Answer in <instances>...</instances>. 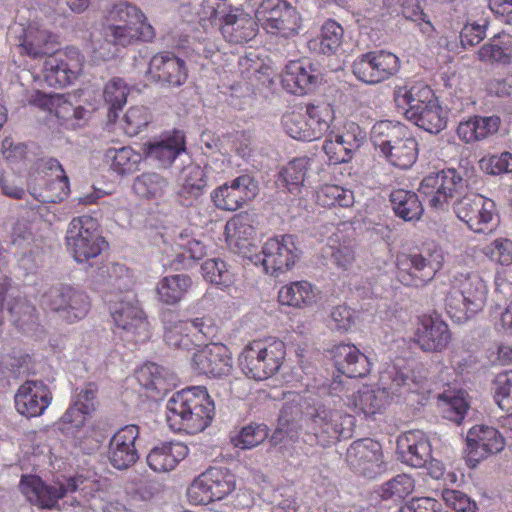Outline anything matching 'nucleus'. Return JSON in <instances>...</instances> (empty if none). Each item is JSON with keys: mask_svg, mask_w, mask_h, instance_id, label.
<instances>
[{"mask_svg": "<svg viewBox=\"0 0 512 512\" xmlns=\"http://www.w3.org/2000/svg\"><path fill=\"white\" fill-rule=\"evenodd\" d=\"M342 39L343 28L337 22L328 20L322 26L320 36L311 39L308 42V47L311 51L332 55L339 50Z\"/></svg>", "mask_w": 512, "mask_h": 512, "instance_id": "79ce46f5", "label": "nucleus"}, {"mask_svg": "<svg viewBox=\"0 0 512 512\" xmlns=\"http://www.w3.org/2000/svg\"><path fill=\"white\" fill-rule=\"evenodd\" d=\"M415 342L426 352L442 351L450 341L447 324L436 316H423L415 332Z\"/></svg>", "mask_w": 512, "mask_h": 512, "instance_id": "5701e85b", "label": "nucleus"}, {"mask_svg": "<svg viewBox=\"0 0 512 512\" xmlns=\"http://www.w3.org/2000/svg\"><path fill=\"white\" fill-rule=\"evenodd\" d=\"M479 166L482 171L493 176L512 173V154L504 151L485 156L479 161Z\"/></svg>", "mask_w": 512, "mask_h": 512, "instance_id": "4d7b16f0", "label": "nucleus"}, {"mask_svg": "<svg viewBox=\"0 0 512 512\" xmlns=\"http://www.w3.org/2000/svg\"><path fill=\"white\" fill-rule=\"evenodd\" d=\"M494 397L502 410L512 408V370L499 373L494 382Z\"/></svg>", "mask_w": 512, "mask_h": 512, "instance_id": "13d9d810", "label": "nucleus"}, {"mask_svg": "<svg viewBox=\"0 0 512 512\" xmlns=\"http://www.w3.org/2000/svg\"><path fill=\"white\" fill-rule=\"evenodd\" d=\"M166 187V179L157 173H144L138 176L133 183L134 192L146 199L161 197Z\"/></svg>", "mask_w": 512, "mask_h": 512, "instance_id": "603ef678", "label": "nucleus"}, {"mask_svg": "<svg viewBox=\"0 0 512 512\" xmlns=\"http://www.w3.org/2000/svg\"><path fill=\"white\" fill-rule=\"evenodd\" d=\"M466 443V460L470 467H475L490 454L501 452L505 446L504 438L498 430L483 425L474 426L468 431Z\"/></svg>", "mask_w": 512, "mask_h": 512, "instance_id": "f3484780", "label": "nucleus"}, {"mask_svg": "<svg viewBox=\"0 0 512 512\" xmlns=\"http://www.w3.org/2000/svg\"><path fill=\"white\" fill-rule=\"evenodd\" d=\"M214 410V403L204 388H187L168 400L167 421L173 429L195 434L210 424Z\"/></svg>", "mask_w": 512, "mask_h": 512, "instance_id": "7ed1b4c3", "label": "nucleus"}, {"mask_svg": "<svg viewBox=\"0 0 512 512\" xmlns=\"http://www.w3.org/2000/svg\"><path fill=\"white\" fill-rule=\"evenodd\" d=\"M500 123V118L495 115L487 117L474 116L459 123L457 134L465 143H473L495 134L499 129Z\"/></svg>", "mask_w": 512, "mask_h": 512, "instance_id": "e433bc0d", "label": "nucleus"}, {"mask_svg": "<svg viewBox=\"0 0 512 512\" xmlns=\"http://www.w3.org/2000/svg\"><path fill=\"white\" fill-rule=\"evenodd\" d=\"M476 54L481 62L509 65L512 60V39L509 35H497L482 45Z\"/></svg>", "mask_w": 512, "mask_h": 512, "instance_id": "58836bf2", "label": "nucleus"}, {"mask_svg": "<svg viewBox=\"0 0 512 512\" xmlns=\"http://www.w3.org/2000/svg\"><path fill=\"white\" fill-rule=\"evenodd\" d=\"M346 461L356 472L373 479L383 470L381 445L370 438L354 441L347 450Z\"/></svg>", "mask_w": 512, "mask_h": 512, "instance_id": "dca6fc26", "label": "nucleus"}, {"mask_svg": "<svg viewBox=\"0 0 512 512\" xmlns=\"http://www.w3.org/2000/svg\"><path fill=\"white\" fill-rule=\"evenodd\" d=\"M320 81L310 63L302 61L290 62L282 75V85L290 93L302 95L312 91Z\"/></svg>", "mask_w": 512, "mask_h": 512, "instance_id": "cd10ccee", "label": "nucleus"}, {"mask_svg": "<svg viewBox=\"0 0 512 512\" xmlns=\"http://www.w3.org/2000/svg\"><path fill=\"white\" fill-rule=\"evenodd\" d=\"M204 278L215 285H227L230 281V273L227 265L220 259H208L202 265Z\"/></svg>", "mask_w": 512, "mask_h": 512, "instance_id": "680f3d73", "label": "nucleus"}, {"mask_svg": "<svg viewBox=\"0 0 512 512\" xmlns=\"http://www.w3.org/2000/svg\"><path fill=\"white\" fill-rule=\"evenodd\" d=\"M80 71L78 60H68L64 54L51 55L44 63V79L49 86L65 87L72 83Z\"/></svg>", "mask_w": 512, "mask_h": 512, "instance_id": "c85d7f7f", "label": "nucleus"}, {"mask_svg": "<svg viewBox=\"0 0 512 512\" xmlns=\"http://www.w3.org/2000/svg\"><path fill=\"white\" fill-rule=\"evenodd\" d=\"M105 157L111 162V168L119 174L134 172L141 160V154L130 147L110 148L106 151Z\"/></svg>", "mask_w": 512, "mask_h": 512, "instance_id": "09e8293b", "label": "nucleus"}, {"mask_svg": "<svg viewBox=\"0 0 512 512\" xmlns=\"http://www.w3.org/2000/svg\"><path fill=\"white\" fill-rule=\"evenodd\" d=\"M262 265L266 273L277 277L289 271L299 259L300 250L294 236L283 235L268 239L262 247Z\"/></svg>", "mask_w": 512, "mask_h": 512, "instance_id": "2eb2a0df", "label": "nucleus"}, {"mask_svg": "<svg viewBox=\"0 0 512 512\" xmlns=\"http://www.w3.org/2000/svg\"><path fill=\"white\" fill-rule=\"evenodd\" d=\"M103 96L106 105L123 107L127 99V86L121 78H113L105 85Z\"/></svg>", "mask_w": 512, "mask_h": 512, "instance_id": "338daca9", "label": "nucleus"}, {"mask_svg": "<svg viewBox=\"0 0 512 512\" xmlns=\"http://www.w3.org/2000/svg\"><path fill=\"white\" fill-rule=\"evenodd\" d=\"M31 194L42 203L60 202L68 194V178L65 175L56 174L55 179L47 182L44 189L37 191L34 188Z\"/></svg>", "mask_w": 512, "mask_h": 512, "instance_id": "864d4df0", "label": "nucleus"}, {"mask_svg": "<svg viewBox=\"0 0 512 512\" xmlns=\"http://www.w3.org/2000/svg\"><path fill=\"white\" fill-rule=\"evenodd\" d=\"M111 316L119 328L141 339L148 337V322L144 312L133 298L115 303L111 309Z\"/></svg>", "mask_w": 512, "mask_h": 512, "instance_id": "a878e982", "label": "nucleus"}, {"mask_svg": "<svg viewBox=\"0 0 512 512\" xmlns=\"http://www.w3.org/2000/svg\"><path fill=\"white\" fill-rule=\"evenodd\" d=\"M398 449L402 462L422 468L432 464V449L427 437L421 431H410L398 440Z\"/></svg>", "mask_w": 512, "mask_h": 512, "instance_id": "bb28decb", "label": "nucleus"}, {"mask_svg": "<svg viewBox=\"0 0 512 512\" xmlns=\"http://www.w3.org/2000/svg\"><path fill=\"white\" fill-rule=\"evenodd\" d=\"M455 283L446 295L445 308L451 319L463 323L484 308L488 287L477 273L459 274Z\"/></svg>", "mask_w": 512, "mask_h": 512, "instance_id": "39448f33", "label": "nucleus"}, {"mask_svg": "<svg viewBox=\"0 0 512 512\" xmlns=\"http://www.w3.org/2000/svg\"><path fill=\"white\" fill-rule=\"evenodd\" d=\"M66 244L78 263L89 262L107 247L98 221L88 215L75 217L68 225Z\"/></svg>", "mask_w": 512, "mask_h": 512, "instance_id": "6e6552de", "label": "nucleus"}, {"mask_svg": "<svg viewBox=\"0 0 512 512\" xmlns=\"http://www.w3.org/2000/svg\"><path fill=\"white\" fill-rule=\"evenodd\" d=\"M188 448L182 443H162L150 450L147 455L148 466L156 472L173 470L186 457Z\"/></svg>", "mask_w": 512, "mask_h": 512, "instance_id": "473e14b6", "label": "nucleus"}, {"mask_svg": "<svg viewBox=\"0 0 512 512\" xmlns=\"http://www.w3.org/2000/svg\"><path fill=\"white\" fill-rule=\"evenodd\" d=\"M394 102L399 110L402 111L405 118L414 113L434 96L433 91L422 83H417L410 87L396 86L394 89Z\"/></svg>", "mask_w": 512, "mask_h": 512, "instance_id": "f704fd0d", "label": "nucleus"}, {"mask_svg": "<svg viewBox=\"0 0 512 512\" xmlns=\"http://www.w3.org/2000/svg\"><path fill=\"white\" fill-rule=\"evenodd\" d=\"M140 429L131 424L120 428L109 442L108 459L110 464L118 470L132 467L139 459L136 440Z\"/></svg>", "mask_w": 512, "mask_h": 512, "instance_id": "aec40b11", "label": "nucleus"}, {"mask_svg": "<svg viewBox=\"0 0 512 512\" xmlns=\"http://www.w3.org/2000/svg\"><path fill=\"white\" fill-rule=\"evenodd\" d=\"M437 173L443 185V200L453 198L464 188L465 181L458 170L449 168Z\"/></svg>", "mask_w": 512, "mask_h": 512, "instance_id": "69168bd1", "label": "nucleus"}, {"mask_svg": "<svg viewBox=\"0 0 512 512\" xmlns=\"http://www.w3.org/2000/svg\"><path fill=\"white\" fill-rule=\"evenodd\" d=\"M454 212L474 232L492 231L497 224L495 203L482 195L466 194L454 203Z\"/></svg>", "mask_w": 512, "mask_h": 512, "instance_id": "ddd939ff", "label": "nucleus"}, {"mask_svg": "<svg viewBox=\"0 0 512 512\" xmlns=\"http://www.w3.org/2000/svg\"><path fill=\"white\" fill-rule=\"evenodd\" d=\"M19 488L31 503L51 509L62 498L71 499V506H86L100 490V484L83 475L63 477L53 484H46L40 477L29 475L22 477Z\"/></svg>", "mask_w": 512, "mask_h": 512, "instance_id": "f03ea898", "label": "nucleus"}, {"mask_svg": "<svg viewBox=\"0 0 512 512\" xmlns=\"http://www.w3.org/2000/svg\"><path fill=\"white\" fill-rule=\"evenodd\" d=\"M306 127L308 141H313L324 136L330 128L333 119L332 108L328 104L306 106Z\"/></svg>", "mask_w": 512, "mask_h": 512, "instance_id": "37998d69", "label": "nucleus"}, {"mask_svg": "<svg viewBox=\"0 0 512 512\" xmlns=\"http://www.w3.org/2000/svg\"><path fill=\"white\" fill-rule=\"evenodd\" d=\"M139 384L150 392L151 397L160 396L169 390V383L164 369L155 364L147 363L136 371Z\"/></svg>", "mask_w": 512, "mask_h": 512, "instance_id": "c03bdc74", "label": "nucleus"}, {"mask_svg": "<svg viewBox=\"0 0 512 512\" xmlns=\"http://www.w3.org/2000/svg\"><path fill=\"white\" fill-rule=\"evenodd\" d=\"M192 285L190 276L175 274L166 276L157 284L156 292L159 300L167 305L179 303Z\"/></svg>", "mask_w": 512, "mask_h": 512, "instance_id": "ea45409f", "label": "nucleus"}, {"mask_svg": "<svg viewBox=\"0 0 512 512\" xmlns=\"http://www.w3.org/2000/svg\"><path fill=\"white\" fill-rule=\"evenodd\" d=\"M268 434L269 429L267 425L251 423L241 429L239 435L234 440V444L241 449H251L262 443Z\"/></svg>", "mask_w": 512, "mask_h": 512, "instance_id": "6e6d98bb", "label": "nucleus"}, {"mask_svg": "<svg viewBox=\"0 0 512 512\" xmlns=\"http://www.w3.org/2000/svg\"><path fill=\"white\" fill-rule=\"evenodd\" d=\"M398 57L386 51H370L360 55L352 65L353 74L367 84H377L396 74Z\"/></svg>", "mask_w": 512, "mask_h": 512, "instance_id": "4468645a", "label": "nucleus"}, {"mask_svg": "<svg viewBox=\"0 0 512 512\" xmlns=\"http://www.w3.org/2000/svg\"><path fill=\"white\" fill-rule=\"evenodd\" d=\"M278 301L282 305L303 309L317 301V292L308 281H295L280 288Z\"/></svg>", "mask_w": 512, "mask_h": 512, "instance_id": "4c0bfd02", "label": "nucleus"}, {"mask_svg": "<svg viewBox=\"0 0 512 512\" xmlns=\"http://www.w3.org/2000/svg\"><path fill=\"white\" fill-rule=\"evenodd\" d=\"M89 412H84L78 404L72 403L60 419V429L67 434H74L82 428Z\"/></svg>", "mask_w": 512, "mask_h": 512, "instance_id": "0e129e2a", "label": "nucleus"}, {"mask_svg": "<svg viewBox=\"0 0 512 512\" xmlns=\"http://www.w3.org/2000/svg\"><path fill=\"white\" fill-rule=\"evenodd\" d=\"M191 363L199 374L213 377L228 376L233 369L231 352L221 343L204 346L193 354Z\"/></svg>", "mask_w": 512, "mask_h": 512, "instance_id": "6ab92c4d", "label": "nucleus"}, {"mask_svg": "<svg viewBox=\"0 0 512 512\" xmlns=\"http://www.w3.org/2000/svg\"><path fill=\"white\" fill-rule=\"evenodd\" d=\"M235 489V475L227 468L211 467L195 479L187 490L189 501L207 505L221 500Z\"/></svg>", "mask_w": 512, "mask_h": 512, "instance_id": "9b49d317", "label": "nucleus"}, {"mask_svg": "<svg viewBox=\"0 0 512 512\" xmlns=\"http://www.w3.org/2000/svg\"><path fill=\"white\" fill-rule=\"evenodd\" d=\"M331 353L335 368L347 378H362L370 373L371 363L368 357L355 345L339 344Z\"/></svg>", "mask_w": 512, "mask_h": 512, "instance_id": "b1692460", "label": "nucleus"}, {"mask_svg": "<svg viewBox=\"0 0 512 512\" xmlns=\"http://www.w3.org/2000/svg\"><path fill=\"white\" fill-rule=\"evenodd\" d=\"M161 321L164 326V341L169 347L189 351L196 346V339L187 331L184 321L179 319L175 311L163 310Z\"/></svg>", "mask_w": 512, "mask_h": 512, "instance_id": "7c9ffc66", "label": "nucleus"}, {"mask_svg": "<svg viewBox=\"0 0 512 512\" xmlns=\"http://www.w3.org/2000/svg\"><path fill=\"white\" fill-rule=\"evenodd\" d=\"M255 18L268 33L285 38L298 34L301 27L298 11L285 0H263L255 11Z\"/></svg>", "mask_w": 512, "mask_h": 512, "instance_id": "9d476101", "label": "nucleus"}, {"mask_svg": "<svg viewBox=\"0 0 512 512\" xmlns=\"http://www.w3.org/2000/svg\"><path fill=\"white\" fill-rule=\"evenodd\" d=\"M365 135L360 126L354 122H349L344 125V131L335 136L337 143H341L346 153L352 157V152L357 150Z\"/></svg>", "mask_w": 512, "mask_h": 512, "instance_id": "e2e57ef3", "label": "nucleus"}, {"mask_svg": "<svg viewBox=\"0 0 512 512\" xmlns=\"http://www.w3.org/2000/svg\"><path fill=\"white\" fill-rule=\"evenodd\" d=\"M179 201L184 206H191L203 194L207 185L204 170L196 164L185 166L179 177Z\"/></svg>", "mask_w": 512, "mask_h": 512, "instance_id": "2f4dec72", "label": "nucleus"}, {"mask_svg": "<svg viewBox=\"0 0 512 512\" xmlns=\"http://www.w3.org/2000/svg\"><path fill=\"white\" fill-rule=\"evenodd\" d=\"M221 31L229 42L241 44L256 36L257 23L250 15L236 10L223 17Z\"/></svg>", "mask_w": 512, "mask_h": 512, "instance_id": "c756f323", "label": "nucleus"}, {"mask_svg": "<svg viewBox=\"0 0 512 512\" xmlns=\"http://www.w3.org/2000/svg\"><path fill=\"white\" fill-rule=\"evenodd\" d=\"M370 137L373 145L393 166L408 169L415 163L418 144L403 125L379 121L373 125Z\"/></svg>", "mask_w": 512, "mask_h": 512, "instance_id": "20e7f679", "label": "nucleus"}, {"mask_svg": "<svg viewBox=\"0 0 512 512\" xmlns=\"http://www.w3.org/2000/svg\"><path fill=\"white\" fill-rule=\"evenodd\" d=\"M414 489V479L407 474H399L381 486L380 496L384 500L398 502L409 496Z\"/></svg>", "mask_w": 512, "mask_h": 512, "instance_id": "3c124183", "label": "nucleus"}, {"mask_svg": "<svg viewBox=\"0 0 512 512\" xmlns=\"http://www.w3.org/2000/svg\"><path fill=\"white\" fill-rule=\"evenodd\" d=\"M282 124L286 133L297 140L308 141L306 115L301 112H287L282 117Z\"/></svg>", "mask_w": 512, "mask_h": 512, "instance_id": "bf43d9fd", "label": "nucleus"}, {"mask_svg": "<svg viewBox=\"0 0 512 512\" xmlns=\"http://www.w3.org/2000/svg\"><path fill=\"white\" fill-rule=\"evenodd\" d=\"M41 301L68 323L83 319L90 308L88 296L69 285L50 287L42 294Z\"/></svg>", "mask_w": 512, "mask_h": 512, "instance_id": "f8f14e48", "label": "nucleus"}, {"mask_svg": "<svg viewBox=\"0 0 512 512\" xmlns=\"http://www.w3.org/2000/svg\"><path fill=\"white\" fill-rule=\"evenodd\" d=\"M104 28L107 39L121 44V47L137 40L151 41L155 36L153 27L146 23L141 10L127 2L117 3L108 11Z\"/></svg>", "mask_w": 512, "mask_h": 512, "instance_id": "423d86ee", "label": "nucleus"}, {"mask_svg": "<svg viewBox=\"0 0 512 512\" xmlns=\"http://www.w3.org/2000/svg\"><path fill=\"white\" fill-rule=\"evenodd\" d=\"M419 128L431 134L440 133L447 125V115L435 96L407 118Z\"/></svg>", "mask_w": 512, "mask_h": 512, "instance_id": "c9c22d12", "label": "nucleus"}, {"mask_svg": "<svg viewBox=\"0 0 512 512\" xmlns=\"http://www.w3.org/2000/svg\"><path fill=\"white\" fill-rule=\"evenodd\" d=\"M443 499L457 512H476L477 505L466 494L457 490H445Z\"/></svg>", "mask_w": 512, "mask_h": 512, "instance_id": "774afa93", "label": "nucleus"}, {"mask_svg": "<svg viewBox=\"0 0 512 512\" xmlns=\"http://www.w3.org/2000/svg\"><path fill=\"white\" fill-rule=\"evenodd\" d=\"M390 202L395 214L405 221L419 220L424 212L418 195L411 191L403 189L393 191Z\"/></svg>", "mask_w": 512, "mask_h": 512, "instance_id": "a19ab883", "label": "nucleus"}, {"mask_svg": "<svg viewBox=\"0 0 512 512\" xmlns=\"http://www.w3.org/2000/svg\"><path fill=\"white\" fill-rule=\"evenodd\" d=\"M308 168L309 159L306 157L291 160L281 168L277 184L291 193L297 191L305 180Z\"/></svg>", "mask_w": 512, "mask_h": 512, "instance_id": "a18cd8bd", "label": "nucleus"}, {"mask_svg": "<svg viewBox=\"0 0 512 512\" xmlns=\"http://www.w3.org/2000/svg\"><path fill=\"white\" fill-rule=\"evenodd\" d=\"M257 185L249 175H241L214 190L212 200L216 207L227 211H236L246 201L255 197Z\"/></svg>", "mask_w": 512, "mask_h": 512, "instance_id": "412c9836", "label": "nucleus"}, {"mask_svg": "<svg viewBox=\"0 0 512 512\" xmlns=\"http://www.w3.org/2000/svg\"><path fill=\"white\" fill-rule=\"evenodd\" d=\"M387 401V395L381 388L374 390L365 386L353 396V405L366 416L379 412Z\"/></svg>", "mask_w": 512, "mask_h": 512, "instance_id": "49530a36", "label": "nucleus"}, {"mask_svg": "<svg viewBox=\"0 0 512 512\" xmlns=\"http://www.w3.org/2000/svg\"><path fill=\"white\" fill-rule=\"evenodd\" d=\"M19 40L21 53H25L32 58L51 56L58 49L56 37L37 23H32L23 29Z\"/></svg>", "mask_w": 512, "mask_h": 512, "instance_id": "393cba45", "label": "nucleus"}, {"mask_svg": "<svg viewBox=\"0 0 512 512\" xmlns=\"http://www.w3.org/2000/svg\"><path fill=\"white\" fill-rule=\"evenodd\" d=\"M150 122V115L146 107H131L124 116V131L129 136L137 135L142 128Z\"/></svg>", "mask_w": 512, "mask_h": 512, "instance_id": "052dcab7", "label": "nucleus"}, {"mask_svg": "<svg viewBox=\"0 0 512 512\" xmlns=\"http://www.w3.org/2000/svg\"><path fill=\"white\" fill-rule=\"evenodd\" d=\"M316 201L323 207H349L354 202V195L351 190L338 185L327 184L320 187L316 192Z\"/></svg>", "mask_w": 512, "mask_h": 512, "instance_id": "8fccbe9b", "label": "nucleus"}, {"mask_svg": "<svg viewBox=\"0 0 512 512\" xmlns=\"http://www.w3.org/2000/svg\"><path fill=\"white\" fill-rule=\"evenodd\" d=\"M439 399L446 406L443 410L444 417L458 425L461 424L469 409L464 392L449 389L439 395Z\"/></svg>", "mask_w": 512, "mask_h": 512, "instance_id": "de8ad7c7", "label": "nucleus"}, {"mask_svg": "<svg viewBox=\"0 0 512 512\" xmlns=\"http://www.w3.org/2000/svg\"><path fill=\"white\" fill-rule=\"evenodd\" d=\"M444 263L441 248L432 247L420 253L398 258V279L406 286H420L431 281Z\"/></svg>", "mask_w": 512, "mask_h": 512, "instance_id": "1a4fd4ad", "label": "nucleus"}, {"mask_svg": "<svg viewBox=\"0 0 512 512\" xmlns=\"http://www.w3.org/2000/svg\"><path fill=\"white\" fill-rule=\"evenodd\" d=\"M278 421L295 434L303 432L302 440L311 447L327 449L352 436L355 419L329 403L309 404L307 401L286 402Z\"/></svg>", "mask_w": 512, "mask_h": 512, "instance_id": "f257e3e1", "label": "nucleus"}, {"mask_svg": "<svg viewBox=\"0 0 512 512\" xmlns=\"http://www.w3.org/2000/svg\"><path fill=\"white\" fill-rule=\"evenodd\" d=\"M184 139L179 133L171 137L154 140L143 145L145 156L158 163L161 167H168L175 158L184 151Z\"/></svg>", "mask_w": 512, "mask_h": 512, "instance_id": "72a5a7b5", "label": "nucleus"}, {"mask_svg": "<svg viewBox=\"0 0 512 512\" xmlns=\"http://www.w3.org/2000/svg\"><path fill=\"white\" fill-rule=\"evenodd\" d=\"M51 399V392L45 384L28 380L19 387L15 395V407L27 418L37 417L43 414Z\"/></svg>", "mask_w": 512, "mask_h": 512, "instance_id": "4be33fe9", "label": "nucleus"}, {"mask_svg": "<svg viewBox=\"0 0 512 512\" xmlns=\"http://www.w3.org/2000/svg\"><path fill=\"white\" fill-rule=\"evenodd\" d=\"M284 357L282 341H253L240 354L239 365L248 377L264 380L278 372Z\"/></svg>", "mask_w": 512, "mask_h": 512, "instance_id": "0eeeda50", "label": "nucleus"}, {"mask_svg": "<svg viewBox=\"0 0 512 512\" xmlns=\"http://www.w3.org/2000/svg\"><path fill=\"white\" fill-rule=\"evenodd\" d=\"M150 80L167 87H179L188 77V70L183 59L171 52L154 55L146 72Z\"/></svg>", "mask_w": 512, "mask_h": 512, "instance_id": "a211bd4d", "label": "nucleus"}, {"mask_svg": "<svg viewBox=\"0 0 512 512\" xmlns=\"http://www.w3.org/2000/svg\"><path fill=\"white\" fill-rule=\"evenodd\" d=\"M419 192L427 200L429 205L434 209H443L450 199L443 200V185L439 178V174L431 173L424 177L420 183Z\"/></svg>", "mask_w": 512, "mask_h": 512, "instance_id": "5fc2aeb1", "label": "nucleus"}]
</instances>
